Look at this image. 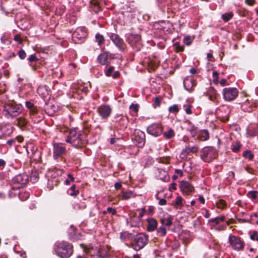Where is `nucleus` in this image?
Listing matches in <instances>:
<instances>
[{
    "instance_id": "f257e3e1",
    "label": "nucleus",
    "mask_w": 258,
    "mask_h": 258,
    "mask_svg": "<svg viewBox=\"0 0 258 258\" xmlns=\"http://www.w3.org/2000/svg\"><path fill=\"white\" fill-rule=\"evenodd\" d=\"M66 141L76 148H81L86 143V136L82 131L78 128L72 129L70 130Z\"/></svg>"
},
{
    "instance_id": "f03ea898",
    "label": "nucleus",
    "mask_w": 258,
    "mask_h": 258,
    "mask_svg": "<svg viewBox=\"0 0 258 258\" xmlns=\"http://www.w3.org/2000/svg\"><path fill=\"white\" fill-rule=\"evenodd\" d=\"M54 250L59 257L69 258L73 254V246L67 241H58L54 244Z\"/></svg>"
},
{
    "instance_id": "7ed1b4c3",
    "label": "nucleus",
    "mask_w": 258,
    "mask_h": 258,
    "mask_svg": "<svg viewBox=\"0 0 258 258\" xmlns=\"http://www.w3.org/2000/svg\"><path fill=\"white\" fill-rule=\"evenodd\" d=\"M62 169L53 168L49 169L47 172L48 185H51L52 186H56L62 179V175L63 174Z\"/></svg>"
},
{
    "instance_id": "20e7f679",
    "label": "nucleus",
    "mask_w": 258,
    "mask_h": 258,
    "mask_svg": "<svg viewBox=\"0 0 258 258\" xmlns=\"http://www.w3.org/2000/svg\"><path fill=\"white\" fill-rule=\"evenodd\" d=\"M21 111L22 106L20 105L9 103L4 106L2 113L7 117H14L18 116Z\"/></svg>"
},
{
    "instance_id": "39448f33",
    "label": "nucleus",
    "mask_w": 258,
    "mask_h": 258,
    "mask_svg": "<svg viewBox=\"0 0 258 258\" xmlns=\"http://www.w3.org/2000/svg\"><path fill=\"white\" fill-rule=\"evenodd\" d=\"M217 153L216 149L211 146L205 147L201 150V158L205 162H210L216 158Z\"/></svg>"
},
{
    "instance_id": "423d86ee",
    "label": "nucleus",
    "mask_w": 258,
    "mask_h": 258,
    "mask_svg": "<svg viewBox=\"0 0 258 258\" xmlns=\"http://www.w3.org/2000/svg\"><path fill=\"white\" fill-rule=\"evenodd\" d=\"M148 241V237L144 233H139L134 237L132 247L136 250L143 248Z\"/></svg>"
},
{
    "instance_id": "0eeeda50",
    "label": "nucleus",
    "mask_w": 258,
    "mask_h": 258,
    "mask_svg": "<svg viewBox=\"0 0 258 258\" xmlns=\"http://www.w3.org/2000/svg\"><path fill=\"white\" fill-rule=\"evenodd\" d=\"M228 242L232 248L236 251L242 250L245 246V242L242 238L238 236L230 234Z\"/></svg>"
},
{
    "instance_id": "6e6552de",
    "label": "nucleus",
    "mask_w": 258,
    "mask_h": 258,
    "mask_svg": "<svg viewBox=\"0 0 258 258\" xmlns=\"http://www.w3.org/2000/svg\"><path fill=\"white\" fill-rule=\"evenodd\" d=\"M128 44L137 51L140 50L142 47L141 36L133 33L128 34L126 38Z\"/></svg>"
},
{
    "instance_id": "1a4fd4ad",
    "label": "nucleus",
    "mask_w": 258,
    "mask_h": 258,
    "mask_svg": "<svg viewBox=\"0 0 258 258\" xmlns=\"http://www.w3.org/2000/svg\"><path fill=\"white\" fill-rule=\"evenodd\" d=\"M87 35L86 29L84 27L77 28L72 34L73 40L76 43H82Z\"/></svg>"
},
{
    "instance_id": "9d476101",
    "label": "nucleus",
    "mask_w": 258,
    "mask_h": 258,
    "mask_svg": "<svg viewBox=\"0 0 258 258\" xmlns=\"http://www.w3.org/2000/svg\"><path fill=\"white\" fill-rule=\"evenodd\" d=\"M238 90L234 87L225 88L223 89V98L228 101L234 100L238 96Z\"/></svg>"
},
{
    "instance_id": "9b49d317",
    "label": "nucleus",
    "mask_w": 258,
    "mask_h": 258,
    "mask_svg": "<svg viewBox=\"0 0 258 258\" xmlns=\"http://www.w3.org/2000/svg\"><path fill=\"white\" fill-rule=\"evenodd\" d=\"M132 140L139 147H142L145 143V134L140 130L136 129L132 136Z\"/></svg>"
},
{
    "instance_id": "f8f14e48",
    "label": "nucleus",
    "mask_w": 258,
    "mask_h": 258,
    "mask_svg": "<svg viewBox=\"0 0 258 258\" xmlns=\"http://www.w3.org/2000/svg\"><path fill=\"white\" fill-rule=\"evenodd\" d=\"M108 35L110 40L120 51H123L125 49L126 44L118 34L109 33Z\"/></svg>"
},
{
    "instance_id": "ddd939ff",
    "label": "nucleus",
    "mask_w": 258,
    "mask_h": 258,
    "mask_svg": "<svg viewBox=\"0 0 258 258\" xmlns=\"http://www.w3.org/2000/svg\"><path fill=\"white\" fill-rule=\"evenodd\" d=\"M97 112L102 119H107L112 112V108L108 104H102L97 109Z\"/></svg>"
},
{
    "instance_id": "4468645a",
    "label": "nucleus",
    "mask_w": 258,
    "mask_h": 258,
    "mask_svg": "<svg viewBox=\"0 0 258 258\" xmlns=\"http://www.w3.org/2000/svg\"><path fill=\"white\" fill-rule=\"evenodd\" d=\"M66 149L61 144L54 143L53 147V157L56 160L65 155Z\"/></svg>"
},
{
    "instance_id": "2eb2a0df",
    "label": "nucleus",
    "mask_w": 258,
    "mask_h": 258,
    "mask_svg": "<svg viewBox=\"0 0 258 258\" xmlns=\"http://www.w3.org/2000/svg\"><path fill=\"white\" fill-rule=\"evenodd\" d=\"M114 58V55L106 51L100 54L97 58L98 61L102 65L107 66L110 62V60Z\"/></svg>"
},
{
    "instance_id": "dca6fc26",
    "label": "nucleus",
    "mask_w": 258,
    "mask_h": 258,
    "mask_svg": "<svg viewBox=\"0 0 258 258\" xmlns=\"http://www.w3.org/2000/svg\"><path fill=\"white\" fill-rule=\"evenodd\" d=\"M180 190L184 195H191L194 191V186L188 181L182 180L180 182Z\"/></svg>"
},
{
    "instance_id": "f3484780",
    "label": "nucleus",
    "mask_w": 258,
    "mask_h": 258,
    "mask_svg": "<svg viewBox=\"0 0 258 258\" xmlns=\"http://www.w3.org/2000/svg\"><path fill=\"white\" fill-rule=\"evenodd\" d=\"M147 132L148 134L155 136H159L163 133V128L161 125L159 123H153L147 128Z\"/></svg>"
},
{
    "instance_id": "a211bd4d",
    "label": "nucleus",
    "mask_w": 258,
    "mask_h": 258,
    "mask_svg": "<svg viewBox=\"0 0 258 258\" xmlns=\"http://www.w3.org/2000/svg\"><path fill=\"white\" fill-rule=\"evenodd\" d=\"M199 146L197 145L191 146L189 144L186 146L180 154V157L182 159L185 158L189 153H197L199 150Z\"/></svg>"
},
{
    "instance_id": "6ab92c4d",
    "label": "nucleus",
    "mask_w": 258,
    "mask_h": 258,
    "mask_svg": "<svg viewBox=\"0 0 258 258\" xmlns=\"http://www.w3.org/2000/svg\"><path fill=\"white\" fill-rule=\"evenodd\" d=\"M14 131V127L10 123H7L0 126V139L11 135Z\"/></svg>"
},
{
    "instance_id": "aec40b11",
    "label": "nucleus",
    "mask_w": 258,
    "mask_h": 258,
    "mask_svg": "<svg viewBox=\"0 0 258 258\" xmlns=\"http://www.w3.org/2000/svg\"><path fill=\"white\" fill-rule=\"evenodd\" d=\"M28 176L26 174H20L13 178V182L20 185L25 184L28 182Z\"/></svg>"
},
{
    "instance_id": "412c9836",
    "label": "nucleus",
    "mask_w": 258,
    "mask_h": 258,
    "mask_svg": "<svg viewBox=\"0 0 258 258\" xmlns=\"http://www.w3.org/2000/svg\"><path fill=\"white\" fill-rule=\"evenodd\" d=\"M207 96L209 97V99L212 102L215 103H217L218 102V98L219 96V94H218L217 91L215 89V88L213 87H210L207 92Z\"/></svg>"
},
{
    "instance_id": "4be33fe9",
    "label": "nucleus",
    "mask_w": 258,
    "mask_h": 258,
    "mask_svg": "<svg viewBox=\"0 0 258 258\" xmlns=\"http://www.w3.org/2000/svg\"><path fill=\"white\" fill-rule=\"evenodd\" d=\"M156 175L158 179L164 181H166L169 179V176L167 171L161 168L157 169Z\"/></svg>"
},
{
    "instance_id": "5701e85b",
    "label": "nucleus",
    "mask_w": 258,
    "mask_h": 258,
    "mask_svg": "<svg viewBox=\"0 0 258 258\" xmlns=\"http://www.w3.org/2000/svg\"><path fill=\"white\" fill-rule=\"evenodd\" d=\"M258 106V101L257 100H251L249 101L248 99H247L242 105V107H244V106H248V108H245L248 112H251L252 111V108H256Z\"/></svg>"
},
{
    "instance_id": "b1692460",
    "label": "nucleus",
    "mask_w": 258,
    "mask_h": 258,
    "mask_svg": "<svg viewBox=\"0 0 258 258\" xmlns=\"http://www.w3.org/2000/svg\"><path fill=\"white\" fill-rule=\"evenodd\" d=\"M210 138L209 133L208 130H203L199 131L197 135V139L202 141L208 140Z\"/></svg>"
},
{
    "instance_id": "393cba45",
    "label": "nucleus",
    "mask_w": 258,
    "mask_h": 258,
    "mask_svg": "<svg viewBox=\"0 0 258 258\" xmlns=\"http://www.w3.org/2000/svg\"><path fill=\"white\" fill-rule=\"evenodd\" d=\"M137 195L131 190L121 192V200H127L131 198H134Z\"/></svg>"
},
{
    "instance_id": "a878e982",
    "label": "nucleus",
    "mask_w": 258,
    "mask_h": 258,
    "mask_svg": "<svg viewBox=\"0 0 258 258\" xmlns=\"http://www.w3.org/2000/svg\"><path fill=\"white\" fill-rule=\"evenodd\" d=\"M147 222V230L148 231H154L156 228L157 226V222L156 221V220L153 218H150L148 219Z\"/></svg>"
},
{
    "instance_id": "bb28decb",
    "label": "nucleus",
    "mask_w": 258,
    "mask_h": 258,
    "mask_svg": "<svg viewBox=\"0 0 258 258\" xmlns=\"http://www.w3.org/2000/svg\"><path fill=\"white\" fill-rule=\"evenodd\" d=\"M26 149L28 154L31 156L34 155L36 153L37 148L32 143L27 144Z\"/></svg>"
},
{
    "instance_id": "cd10ccee",
    "label": "nucleus",
    "mask_w": 258,
    "mask_h": 258,
    "mask_svg": "<svg viewBox=\"0 0 258 258\" xmlns=\"http://www.w3.org/2000/svg\"><path fill=\"white\" fill-rule=\"evenodd\" d=\"M91 9L95 13H97L100 11V6L97 0H91Z\"/></svg>"
},
{
    "instance_id": "c85d7f7f",
    "label": "nucleus",
    "mask_w": 258,
    "mask_h": 258,
    "mask_svg": "<svg viewBox=\"0 0 258 258\" xmlns=\"http://www.w3.org/2000/svg\"><path fill=\"white\" fill-rule=\"evenodd\" d=\"M183 85L185 89L190 90L194 86L193 80L191 78H186L183 80Z\"/></svg>"
},
{
    "instance_id": "c756f323",
    "label": "nucleus",
    "mask_w": 258,
    "mask_h": 258,
    "mask_svg": "<svg viewBox=\"0 0 258 258\" xmlns=\"http://www.w3.org/2000/svg\"><path fill=\"white\" fill-rule=\"evenodd\" d=\"M68 194L71 196L75 197L79 194L78 189H76V186L75 184H73L71 187L68 190Z\"/></svg>"
},
{
    "instance_id": "7c9ffc66",
    "label": "nucleus",
    "mask_w": 258,
    "mask_h": 258,
    "mask_svg": "<svg viewBox=\"0 0 258 258\" xmlns=\"http://www.w3.org/2000/svg\"><path fill=\"white\" fill-rule=\"evenodd\" d=\"M75 210H80L85 209L86 207L84 203L81 201L75 202L73 205Z\"/></svg>"
},
{
    "instance_id": "2f4dec72",
    "label": "nucleus",
    "mask_w": 258,
    "mask_h": 258,
    "mask_svg": "<svg viewBox=\"0 0 258 258\" xmlns=\"http://www.w3.org/2000/svg\"><path fill=\"white\" fill-rule=\"evenodd\" d=\"M247 197L252 201L258 200V191L256 190H251L247 193Z\"/></svg>"
},
{
    "instance_id": "473e14b6",
    "label": "nucleus",
    "mask_w": 258,
    "mask_h": 258,
    "mask_svg": "<svg viewBox=\"0 0 258 258\" xmlns=\"http://www.w3.org/2000/svg\"><path fill=\"white\" fill-rule=\"evenodd\" d=\"M226 219V218L224 216H222L221 217H217L216 218L209 219V222H212L215 223V225H216L219 223L220 221L222 222L225 221Z\"/></svg>"
},
{
    "instance_id": "72a5a7b5",
    "label": "nucleus",
    "mask_w": 258,
    "mask_h": 258,
    "mask_svg": "<svg viewBox=\"0 0 258 258\" xmlns=\"http://www.w3.org/2000/svg\"><path fill=\"white\" fill-rule=\"evenodd\" d=\"M166 23L164 22H161L159 23H157L154 24V27L155 29L157 30H162L163 32H165L167 30H166L165 27Z\"/></svg>"
},
{
    "instance_id": "f704fd0d",
    "label": "nucleus",
    "mask_w": 258,
    "mask_h": 258,
    "mask_svg": "<svg viewBox=\"0 0 258 258\" xmlns=\"http://www.w3.org/2000/svg\"><path fill=\"white\" fill-rule=\"evenodd\" d=\"M96 42L98 43L99 46H101L104 43V38L103 35L97 33L95 35Z\"/></svg>"
},
{
    "instance_id": "c9c22d12",
    "label": "nucleus",
    "mask_w": 258,
    "mask_h": 258,
    "mask_svg": "<svg viewBox=\"0 0 258 258\" xmlns=\"http://www.w3.org/2000/svg\"><path fill=\"white\" fill-rule=\"evenodd\" d=\"M233 17V14L232 12L225 13L222 15L223 20L225 22H228Z\"/></svg>"
},
{
    "instance_id": "e433bc0d",
    "label": "nucleus",
    "mask_w": 258,
    "mask_h": 258,
    "mask_svg": "<svg viewBox=\"0 0 258 258\" xmlns=\"http://www.w3.org/2000/svg\"><path fill=\"white\" fill-rule=\"evenodd\" d=\"M161 222L163 225L169 226L172 224V221L170 217H165L161 219Z\"/></svg>"
},
{
    "instance_id": "4c0bfd02",
    "label": "nucleus",
    "mask_w": 258,
    "mask_h": 258,
    "mask_svg": "<svg viewBox=\"0 0 258 258\" xmlns=\"http://www.w3.org/2000/svg\"><path fill=\"white\" fill-rule=\"evenodd\" d=\"M231 150L233 152H237L239 151L242 145L239 142H237L232 145Z\"/></svg>"
},
{
    "instance_id": "58836bf2",
    "label": "nucleus",
    "mask_w": 258,
    "mask_h": 258,
    "mask_svg": "<svg viewBox=\"0 0 258 258\" xmlns=\"http://www.w3.org/2000/svg\"><path fill=\"white\" fill-rule=\"evenodd\" d=\"M242 156L245 158L252 160L254 158V155L251 151H245L243 152Z\"/></svg>"
},
{
    "instance_id": "ea45409f",
    "label": "nucleus",
    "mask_w": 258,
    "mask_h": 258,
    "mask_svg": "<svg viewBox=\"0 0 258 258\" xmlns=\"http://www.w3.org/2000/svg\"><path fill=\"white\" fill-rule=\"evenodd\" d=\"M191 107L192 105L191 104H190L189 103H187L183 105L182 109L186 114H190L192 113V111L191 110Z\"/></svg>"
},
{
    "instance_id": "a19ab883",
    "label": "nucleus",
    "mask_w": 258,
    "mask_h": 258,
    "mask_svg": "<svg viewBox=\"0 0 258 258\" xmlns=\"http://www.w3.org/2000/svg\"><path fill=\"white\" fill-rule=\"evenodd\" d=\"M25 105L27 108L30 109L31 113L34 114V113L36 112V109L34 107L33 104L30 101H26L25 102Z\"/></svg>"
},
{
    "instance_id": "79ce46f5",
    "label": "nucleus",
    "mask_w": 258,
    "mask_h": 258,
    "mask_svg": "<svg viewBox=\"0 0 258 258\" xmlns=\"http://www.w3.org/2000/svg\"><path fill=\"white\" fill-rule=\"evenodd\" d=\"M131 236V234L127 232H123L120 233V238L121 239L123 240H126L128 239Z\"/></svg>"
},
{
    "instance_id": "37998d69",
    "label": "nucleus",
    "mask_w": 258,
    "mask_h": 258,
    "mask_svg": "<svg viewBox=\"0 0 258 258\" xmlns=\"http://www.w3.org/2000/svg\"><path fill=\"white\" fill-rule=\"evenodd\" d=\"M193 40V37L190 36H187L184 38L183 42L186 45L189 46L192 43Z\"/></svg>"
},
{
    "instance_id": "c03bdc74",
    "label": "nucleus",
    "mask_w": 258,
    "mask_h": 258,
    "mask_svg": "<svg viewBox=\"0 0 258 258\" xmlns=\"http://www.w3.org/2000/svg\"><path fill=\"white\" fill-rule=\"evenodd\" d=\"M37 92L40 95H41L43 97H44L45 93H47L46 90L43 86H39L37 89Z\"/></svg>"
},
{
    "instance_id": "a18cd8bd",
    "label": "nucleus",
    "mask_w": 258,
    "mask_h": 258,
    "mask_svg": "<svg viewBox=\"0 0 258 258\" xmlns=\"http://www.w3.org/2000/svg\"><path fill=\"white\" fill-rule=\"evenodd\" d=\"M164 136L167 139H170L174 136V133L173 130L170 129L167 132L163 133Z\"/></svg>"
},
{
    "instance_id": "49530a36",
    "label": "nucleus",
    "mask_w": 258,
    "mask_h": 258,
    "mask_svg": "<svg viewBox=\"0 0 258 258\" xmlns=\"http://www.w3.org/2000/svg\"><path fill=\"white\" fill-rule=\"evenodd\" d=\"M107 213H111L112 215H114L116 214V210L114 208H112L111 207H108L107 208L106 211H104L103 214L104 215L106 214Z\"/></svg>"
},
{
    "instance_id": "de8ad7c7",
    "label": "nucleus",
    "mask_w": 258,
    "mask_h": 258,
    "mask_svg": "<svg viewBox=\"0 0 258 258\" xmlns=\"http://www.w3.org/2000/svg\"><path fill=\"white\" fill-rule=\"evenodd\" d=\"M158 233L161 236H165L166 234V229L163 227V226H161L157 230Z\"/></svg>"
},
{
    "instance_id": "09e8293b",
    "label": "nucleus",
    "mask_w": 258,
    "mask_h": 258,
    "mask_svg": "<svg viewBox=\"0 0 258 258\" xmlns=\"http://www.w3.org/2000/svg\"><path fill=\"white\" fill-rule=\"evenodd\" d=\"M18 56L21 59H24L26 57V53L23 49H20L18 52Z\"/></svg>"
},
{
    "instance_id": "8fccbe9b",
    "label": "nucleus",
    "mask_w": 258,
    "mask_h": 258,
    "mask_svg": "<svg viewBox=\"0 0 258 258\" xmlns=\"http://www.w3.org/2000/svg\"><path fill=\"white\" fill-rule=\"evenodd\" d=\"M68 179H67L64 182L67 185H69L70 184L71 182L74 181L75 180L74 177L73 176V175L71 174H68Z\"/></svg>"
},
{
    "instance_id": "3c124183",
    "label": "nucleus",
    "mask_w": 258,
    "mask_h": 258,
    "mask_svg": "<svg viewBox=\"0 0 258 258\" xmlns=\"http://www.w3.org/2000/svg\"><path fill=\"white\" fill-rule=\"evenodd\" d=\"M250 238L252 240L258 241V233L256 231H253L252 234L250 235Z\"/></svg>"
},
{
    "instance_id": "603ef678",
    "label": "nucleus",
    "mask_w": 258,
    "mask_h": 258,
    "mask_svg": "<svg viewBox=\"0 0 258 258\" xmlns=\"http://www.w3.org/2000/svg\"><path fill=\"white\" fill-rule=\"evenodd\" d=\"M114 71V67L110 66L108 68L107 71L105 72L106 76L110 77L112 75V72Z\"/></svg>"
},
{
    "instance_id": "864d4df0",
    "label": "nucleus",
    "mask_w": 258,
    "mask_h": 258,
    "mask_svg": "<svg viewBox=\"0 0 258 258\" xmlns=\"http://www.w3.org/2000/svg\"><path fill=\"white\" fill-rule=\"evenodd\" d=\"M217 207L220 209H223L226 206V203L223 200H219V201L217 203Z\"/></svg>"
},
{
    "instance_id": "5fc2aeb1",
    "label": "nucleus",
    "mask_w": 258,
    "mask_h": 258,
    "mask_svg": "<svg viewBox=\"0 0 258 258\" xmlns=\"http://www.w3.org/2000/svg\"><path fill=\"white\" fill-rule=\"evenodd\" d=\"M28 60L29 62H36L38 60V59L36 57L35 54H31L28 58Z\"/></svg>"
},
{
    "instance_id": "6e6d98bb",
    "label": "nucleus",
    "mask_w": 258,
    "mask_h": 258,
    "mask_svg": "<svg viewBox=\"0 0 258 258\" xmlns=\"http://www.w3.org/2000/svg\"><path fill=\"white\" fill-rule=\"evenodd\" d=\"M138 104L132 103L130 106V109L135 112H137L138 111Z\"/></svg>"
},
{
    "instance_id": "4d7b16f0",
    "label": "nucleus",
    "mask_w": 258,
    "mask_h": 258,
    "mask_svg": "<svg viewBox=\"0 0 258 258\" xmlns=\"http://www.w3.org/2000/svg\"><path fill=\"white\" fill-rule=\"evenodd\" d=\"M169 111L172 113L177 112V105L175 104L169 108Z\"/></svg>"
},
{
    "instance_id": "13d9d810",
    "label": "nucleus",
    "mask_w": 258,
    "mask_h": 258,
    "mask_svg": "<svg viewBox=\"0 0 258 258\" xmlns=\"http://www.w3.org/2000/svg\"><path fill=\"white\" fill-rule=\"evenodd\" d=\"M160 104V98L158 97H156L154 100V103L153 104V106L155 108L157 106H159Z\"/></svg>"
},
{
    "instance_id": "bf43d9fd",
    "label": "nucleus",
    "mask_w": 258,
    "mask_h": 258,
    "mask_svg": "<svg viewBox=\"0 0 258 258\" xmlns=\"http://www.w3.org/2000/svg\"><path fill=\"white\" fill-rule=\"evenodd\" d=\"M14 39L20 44L22 42V39L21 38L20 35L19 34H16V35H15Z\"/></svg>"
},
{
    "instance_id": "052dcab7",
    "label": "nucleus",
    "mask_w": 258,
    "mask_h": 258,
    "mask_svg": "<svg viewBox=\"0 0 258 258\" xmlns=\"http://www.w3.org/2000/svg\"><path fill=\"white\" fill-rule=\"evenodd\" d=\"M169 189L170 191H172V190H175L176 189V183L175 182H173L170 184L169 187Z\"/></svg>"
},
{
    "instance_id": "680f3d73",
    "label": "nucleus",
    "mask_w": 258,
    "mask_h": 258,
    "mask_svg": "<svg viewBox=\"0 0 258 258\" xmlns=\"http://www.w3.org/2000/svg\"><path fill=\"white\" fill-rule=\"evenodd\" d=\"M6 165V161L2 159H0V170H3Z\"/></svg>"
},
{
    "instance_id": "e2e57ef3",
    "label": "nucleus",
    "mask_w": 258,
    "mask_h": 258,
    "mask_svg": "<svg viewBox=\"0 0 258 258\" xmlns=\"http://www.w3.org/2000/svg\"><path fill=\"white\" fill-rule=\"evenodd\" d=\"M18 123L20 125H24L26 123L25 119L23 118L20 117L18 119Z\"/></svg>"
},
{
    "instance_id": "0e129e2a",
    "label": "nucleus",
    "mask_w": 258,
    "mask_h": 258,
    "mask_svg": "<svg viewBox=\"0 0 258 258\" xmlns=\"http://www.w3.org/2000/svg\"><path fill=\"white\" fill-rule=\"evenodd\" d=\"M245 3L246 4L252 6L255 4V0H245Z\"/></svg>"
},
{
    "instance_id": "69168bd1",
    "label": "nucleus",
    "mask_w": 258,
    "mask_h": 258,
    "mask_svg": "<svg viewBox=\"0 0 258 258\" xmlns=\"http://www.w3.org/2000/svg\"><path fill=\"white\" fill-rule=\"evenodd\" d=\"M158 64L156 63H154V65L150 67V69H149V71L151 72L152 71H154L157 68Z\"/></svg>"
},
{
    "instance_id": "338daca9",
    "label": "nucleus",
    "mask_w": 258,
    "mask_h": 258,
    "mask_svg": "<svg viewBox=\"0 0 258 258\" xmlns=\"http://www.w3.org/2000/svg\"><path fill=\"white\" fill-rule=\"evenodd\" d=\"M16 139L15 138V139H11V140H8L7 141V143L9 146H12V145H13L16 142Z\"/></svg>"
},
{
    "instance_id": "774afa93",
    "label": "nucleus",
    "mask_w": 258,
    "mask_h": 258,
    "mask_svg": "<svg viewBox=\"0 0 258 258\" xmlns=\"http://www.w3.org/2000/svg\"><path fill=\"white\" fill-rule=\"evenodd\" d=\"M166 200L164 199H161L159 201V204L161 206L165 205L166 204Z\"/></svg>"
}]
</instances>
